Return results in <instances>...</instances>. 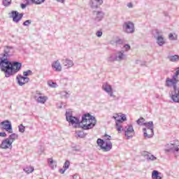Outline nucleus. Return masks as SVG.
Returning a JSON list of instances; mask_svg holds the SVG:
<instances>
[{
  "label": "nucleus",
  "instance_id": "18",
  "mask_svg": "<svg viewBox=\"0 0 179 179\" xmlns=\"http://www.w3.org/2000/svg\"><path fill=\"white\" fill-rule=\"evenodd\" d=\"M52 68L55 69L56 72H61L62 71V66H61V63L59 60H57L52 64Z\"/></svg>",
  "mask_w": 179,
  "mask_h": 179
},
{
  "label": "nucleus",
  "instance_id": "7",
  "mask_svg": "<svg viewBox=\"0 0 179 179\" xmlns=\"http://www.w3.org/2000/svg\"><path fill=\"white\" fill-rule=\"evenodd\" d=\"M177 83H178V78H174V76L172 78H167L166 80V86L167 87H173L174 92H177Z\"/></svg>",
  "mask_w": 179,
  "mask_h": 179
},
{
  "label": "nucleus",
  "instance_id": "17",
  "mask_svg": "<svg viewBox=\"0 0 179 179\" xmlns=\"http://www.w3.org/2000/svg\"><path fill=\"white\" fill-rule=\"evenodd\" d=\"M0 148L1 149H12V144L9 141V139L6 138L1 141Z\"/></svg>",
  "mask_w": 179,
  "mask_h": 179
},
{
  "label": "nucleus",
  "instance_id": "6",
  "mask_svg": "<svg viewBox=\"0 0 179 179\" xmlns=\"http://www.w3.org/2000/svg\"><path fill=\"white\" fill-rule=\"evenodd\" d=\"M165 153H179V145L170 143L165 146Z\"/></svg>",
  "mask_w": 179,
  "mask_h": 179
},
{
  "label": "nucleus",
  "instance_id": "52",
  "mask_svg": "<svg viewBox=\"0 0 179 179\" xmlns=\"http://www.w3.org/2000/svg\"><path fill=\"white\" fill-rule=\"evenodd\" d=\"M21 8H22V9H25V8H26V4L22 3V4H21Z\"/></svg>",
  "mask_w": 179,
  "mask_h": 179
},
{
  "label": "nucleus",
  "instance_id": "47",
  "mask_svg": "<svg viewBox=\"0 0 179 179\" xmlns=\"http://www.w3.org/2000/svg\"><path fill=\"white\" fill-rule=\"evenodd\" d=\"M120 120L121 121H127V117H125V115H122V116H120Z\"/></svg>",
  "mask_w": 179,
  "mask_h": 179
},
{
  "label": "nucleus",
  "instance_id": "41",
  "mask_svg": "<svg viewBox=\"0 0 179 179\" xmlns=\"http://www.w3.org/2000/svg\"><path fill=\"white\" fill-rule=\"evenodd\" d=\"M178 75H179V67L177 68V71L175 73V75H173V79H178Z\"/></svg>",
  "mask_w": 179,
  "mask_h": 179
},
{
  "label": "nucleus",
  "instance_id": "25",
  "mask_svg": "<svg viewBox=\"0 0 179 179\" xmlns=\"http://www.w3.org/2000/svg\"><path fill=\"white\" fill-rule=\"evenodd\" d=\"M17 138H19V135L13 133V134H11L8 138H7V139L9 140V141L12 143H14V141H15V139H17Z\"/></svg>",
  "mask_w": 179,
  "mask_h": 179
},
{
  "label": "nucleus",
  "instance_id": "50",
  "mask_svg": "<svg viewBox=\"0 0 179 179\" xmlns=\"http://www.w3.org/2000/svg\"><path fill=\"white\" fill-rule=\"evenodd\" d=\"M65 171H66V169H59V173H61V174H64V173H65Z\"/></svg>",
  "mask_w": 179,
  "mask_h": 179
},
{
  "label": "nucleus",
  "instance_id": "20",
  "mask_svg": "<svg viewBox=\"0 0 179 179\" xmlns=\"http://www.w3.org/2000/svg\"><path fill=\"white\" fill-rule=\"evenodd\" d=\"M155 40L157 41V44H158L159 47H163V45L166 44V38H164L163 35L157 36Z\"/></svg>",
  "mask_w": 179,
  "mask_h": 179
},
{
  "label": "nucleus",
  "instance_id": "42",
  "mask_svg": "<svg viewBox=\"0 0 179 179\" xmlns=\"http://www.w3.org/2000/svg\"><path fill=\"white\" fill-rule=\"evenodd\" d=\"M48 85L50 87H57V83L55 82H49Z\"/></svg>",
  "mask_w": 179,
  "mask_h": 179
},
{
  "label": "nucleus",
  "instance_id": "53",
  "mask_svg": "<svg viewBox=\"0 0 179 179\" xmlns=\"http://www.w3.org/2000/svg\"><path fill=\"white\" fill-rule=\"evenodd\" d=\"M57 2H61V3H65V0H57Z\"/></svg>",
  "mask_w": 179,
  "mask_h": 179
},
{
  "label": "nucleus",
  "instance_id": "14",
  "mask_svg": "<svg viewBox=\"0 0 179 179\" xmlns=\"http://www.w3.org/2000/svg\"><path fill=\"white\" fill-rule=\"evenodd\" d=\"M103 90L106 92V93H108V94H109V96L110 97H115V95H114V94L113 93V87H111V85H108V83H105L103 85Z\"/></svg>",
  "mask_w": 179,
  "mask_h": 179
},
{
  "label": "nucleus",
  "instance_id": "1",
  "mask_svg": "<svg viewBox=\"0 0 179 179\" xmlns=\"http://www.w3.org/2000/svg\"><path fill=\"white\" fill-rule=\"evenodd\" d=\"M0 69L2 72H4L6 78H10V76H13L22 69V63L1 59L0 61Z\"/></svg>",
  "mask_w": 179,
  "mask_h": 179
},
{
  "label": "nucleus",
  "instance_id": "34",
  "mask_svg": "<svg viewBox=\"0 0 179 179\" xmlns=\"http://www.w3.org/2000/svg\"><path fill=\"white\" fill-rule=\"evenodd\" d=\"M31 1L36 5H41V3H44V2H45V0H31Z\"/></svg>",
  "mask_w": 179,
  "mask_h": 179
},
{
  "label": "nucleus",
  "instance_id": "5",
  "mask_svg": "<svg viewBox=\"0 0 179 179\" xmlns=\"http://www.w3.org/2000/svg\"><path fill=\"white\" fill-rule=\"evenodd\" d=\"M66 120L69 124H71V125H79V124H80L79 118L72 116V112L70 111L66 112Z\"/></svg>",
  "mask_w": 179,
  "mask_h": 179
},
{
  "label": "nucleus",
  "instance_id": "29",
  "mask_svg": "<svg viewBox=\"0 0 179 179\" xmlns=\"http://www.w3.org/2000/svg\"><path fill=\"white\" fill-rule=\"evenodd\" d=\"M108 62H114L117 61V57L115 55H110L108 58H107Z\"/></svg>",
  "mask_w": 179,
  "mask_h": 179
},
{
  "label": "nucleus",
  "instance_id": "31",
  "mask_svg": "<svg viewBox=\"0 0 179 179\" xmlns=\"http://www.w3.org/2000/svg\"><path fill=\"white\" fill-rule=\"evenodd\" d=\"M2 3L3 6L8 7L12 3V0H3Z\"/></svg>",
  "mask_w": 179,
  "mask_h": 179
},
{
  "label": "nucleus",
  "instance_id": "45",
  "mask_svg": "<svg viewBox=\"0 0 179 179\" xmlns=\"http://www.w3.org/2000/svg\"><path fill=\"white\" fill-rule=\"evenodd\" d=\"M124 48H125V50L127 51H129V50H131V45H128V44H125L124 45Z\"/></svg>",
  "mask_w": 179,
  "mask_h": 179
},
{
  "label": "nucleus",
  "instance_id": "15",
  "mask_svg": "<svg viewBox=\"0 0 179 179\" xmlns=\"http://www.w3.org/2000/svg\"><path fill=\"white\" fill-rule=\"evenodd\" d=\"M116 61L118 62L121 61H124V59H127V55H125V52L124 50L118 51L116 55Z\"/></svg>",
  "mask_w": 179,
  "mask_h": 179
},
{
  "label": "nucleus",
  "instance_id": "58",
  "mask_svg": "<svg viewBox=\"0 0 179 179\" xmlns=\"http://www.w3.org/2000/svg\"><path fill=\"white\" fill-rule=\"evenodd\" d=\"M59 108H62V106H61L59 107Z\"/></svg>",
  "mask_w": 179,
  "mask_h": 179
},
{
  "label": "nucleus",
  "instance_id": "43",
  "mask_svg": "<svg viewBox=\"0 0 179 179\" xmlns=\"http://www.w3.org/2000/svg\"><path fill=\"white\" fill-rule=\"evenodd\" d=\"M48 162L49 163V166H50V167H52V164H54V160L52 159V158H49L48 159Z\"/></svg>",
  "mask_w": 179,
  "mask_h": 179
},
{
  "label": "nucleus",
  "instance_id": "49",
  "mask_svg": "<svg viewBox=\"0 0 179 179\" xmlns=\"http://www.w3.org/2000/svg\"><path fill=\"white\" fill-rule=\"evenodd\" d=\"M96 2L98 3V5L100 6V5H103V0H95Z\"/></svg>",
  "mask_w": 179,
  "mask_h": 179
},
{
  "label": "nucleus",
  "instance_id": "28",
  "mask_svg": "<svg viewBox=\"0 0 179 179\" xmlns=\"http://www.w3.org/2000/svg\"><path fill=\"white\" fill-rule=\"evenodd\" d=\"M23 171L27 174H30V173H33L34 171V168L33 166H27L23 169Z\"/></svg>",
  "mask_w": 179,
  "mask_h": 179
},
{
  "label": "nucleus",
  "instance_id": "37",
  "mask_svg": "<svg viewBox=\"0 0 179 179\" xmlns=\"http://www.w3.org/2000/svg\"><path fill=\"white\" fill-rule=\"evenodd\" d=\"M19 132H21V134H23L24 131L26 130V127L23 126V124H20L18 126Z\"/></svg>",
  "mask_w": 179,
  "mask_h": 179
},
{
  "label": "nucleus",
  "instance_id": "19",
  "mask_svg": "<svg viewBox=\"0 0 179 179\" xmlns=\"http://www.w3.org/2000/svg\"><path fill=\"white\" fill-rule=\"evenodd\" d=\"M143 156L146 158V160H148V162H154V160L157 159V158L155 157V155H151L150 152L146 151L143 152Z\"/></svg>",
  "mask_w": 179,
  "mask_h": 179
},
{
  "label": "nucleus",
  "instance_id": "3",
  "mask_svg": "<svg viewBox=\"0 0 179 179\" xmlns=\"http://www.w3.org/2000/svg\"><path fill=\"white\" fill-rule=\"evenodd\" d=\"M136 122L138 125H143L146 127L143 129L145 138H152L155 135V132L153 131V129H155L153 122L150 121L145 122V119L143 117H141L136 121Z\"/></svg>",
  "mask_w": 179,
  "mask_h": 179
},
{
  "label": "nucleus",
  "instance_id": "51",
  "mask_svg": "<svg viewBox=\"0 0 179 179\" xmlns=\"http://www.w3.org/2000/svg\"><path fill=\"white\" fill-rule=\"evenodd\" d=\"M141 66H145V65H146V62H141V63H140Z\"/></svg>",
  "mask_w": 179,
  "mask_h": 179
},
{
  "label": "nucleus",
  "instance_id": "11",
  "mask_svg": "<svg viewBox=\"0 0 179 179\" xmlns=\"http://www.w3.org/2000/svg\"><path fill=\"white\" fill-rule=\"evenodd\" d=\"M11 17H13V22L15 23H19L23 17V13H19V12L16 10H13L11 11Z\"/></svg>",
  "mask_w": 179,
  "mask_h": 179
},
{
  "label": "nucleus",
  "instance_id": "10",
  "mask_svg": "<svg viewBox=\"0 0 179 179\" xmlns=\"http://www.w3.org/2000/svg\"><path fill=\"white\" fill-rule=\"evenodd\" d=\"M3 52V57L0 58V61L1 59H8V57H10L15 52V49L12 46H5Z\"/></svg>",
  "mask_w": 179,
  "mask_h": 179
},
{
  "label": "nucleus",
  "instance_id": "32",
  "mask_svg": "<svg viewBox=\"0 0 179 179\" xmlns=\"http://www.w3.org/2000/svg\"><path fill=\"white\" fill-rule=\"evenodd\" d=\"M31 75H33V71H31V70H27V71L23 72V76L25 78H27V76H30Z\"/></svg>",
  "mask_w": 179,
  "mask_h": 179
},
{
  "label": "nucleus",
  "instance_id": "4",
  "mask_svg": "<svg viewBox=\"0 0 179 179\" xmlns=\"http://www.w3.org/2000/svg\"><path fill=\"white\" fill-rule=\"evenodd\" d=\"M105 140L101 138H98L96 141V143L98 146L100 147L103 152H110L111 149H113V143H111V136H108V134L104 135Z\"/></svg>",
  "mask_w": 179,
  "mask_h": 179
},
{
  "label": "nucleus",
  "instance_id": "26",
  "mask_svg": "<svg viewBox=\"0 0 179 179\" xmlns=\"http://www.w3.org/2000/svg\"><path fill=\"white\" fill-rule=\"evenodd\" d=\"M47 100H48V97L47 96H38L37 101L38 103H40L41 104H44V103H45V101H47Z\"/></svg>",
  "mask_w": 179,
  "mask_h": 179
},
{
  "label": "nucleus",
  "instance_id": "16",
  "mask_svg": "<svg viewBox=\"0 0 179 179\" xmlns=\"http://www.w3.org/2000/svg\"><path fill=\"white\" fill-rule=\"evenodd\" d=\"M62 65L65 66L67 69H69V68H72L75 64L73 63V60H71L70 59H63L62 60Z\"/></svg>",
  "mask_w": 179,
  "mask_h": 179
},
{
  "label": "nucleus",
  "instance_id": "56",
  "mask_svg": "<svg viewBox=\"0 0 179 179\" xmlns=\"http://www.w3.org/2000/svg\"><path fill=\"white\" fill-rule=\"evenodd\" d=\"M128 8H132L133 5H132V3H129L128 5H127Z\"/></svg>",
  "mask_w": 179,
  "mask_h": 179
},
{
  "label": "nucleus",
  "instance_id": "40",
  "mask_svg": "<svg viewBox=\"0 0 179 179\" xmlns=\"http://www.w3.org/2000/svg\"><path fill=\"white\" fill-rule=\"evenodd\" d=\"M178 75H179V67L177 68V71L175 73V75H173V79H178Z\"/></svg>",
  "mask_w": 179,
  "mask_h": 179
},
{
  "label": "nucleus",
  "instance_id": "39",
  "mask_svg": "<svg viewBox=\"0 0 179 179\" xmlns=\"http://www.w3.org/2000/svg\"><path fill=\"white\" fill-rule=\"evenodd\" d=\"M31 24V20H27L23 22V26H30Z\"/></svg>",
  "mask_w": 179,
  "mask_h": 179
},
{
  "label": "nucleus",
  "instance_id": "23",
  "mask_svg": "<svg viewBox=\"0 0 179 179\" xmlns=\"http://www.w3.org/2000/svg\"><path fill=\"white\" fill-rule=\"evenodd\" d=\"M90 6L92 8V9H97V8H99L100 6L99 5V3L96 1V0H90Z\"/></svg>",
  "mask_w": 179,
  "mask_h": 179
},
{
  "label": "nucleus",
  "instance_id": "44",
  "mask_svg": "<svg viewBox=\"0 0 179 179\" xmlns=\"http://www.w3.org/2000/svg\"><path fill=\"white\" fill-rule=\"evenodd\" d=\"M96 35L98 37H101V36H103V31L101 30L97 31Z\"/></svg>",
  "mask_w": 179,
  "mask_h": 179
},
{
  "label": "nucleus",
  "instance_id": "35",
  "mask_svg": "<svg viewBox=\"0 0 179 179\" xmlns=\"http://www.w3.org/2000/svg\"><path fill=\"white\" fill-rule=\"evenodd\" d=\"M122 123L116 122V129L118 132H121L122 131H124V129H122Z\"/></svg>",
  "mask_w": 179,
  "mask_h": 179
},
{
  "label": "nucleus",
  "instance_id": "36",
  "mask_svg": "<svg viewBox=\"0 0 179 179\" xmlns=\"http://www.w3.org/2000/svg\"><path fill=\"white\" fill-rule=\"evenodd\" d=\"M69 166H71V162L67 160L64 162L63 168L65 169V170H68V169H69Z\"/></svg>",
  "mask_w": 179,
  "mask_h": 179
},
{
  "label": "nucleus",
  "instance_id": "30",
  "mask_svg": "<svg viewBox=\"0 0 179 179\" xmlns=\"http://www.w3.org/2000/svg\"><path fill=\"white\" fill-rule=\"evenodd\" d=\"M113 118L115 120L116 122L122 123V121H121V116H120V115L115 114L113 116Z\"/></svg>",
  "mask_w": 179,
  "mask_h": 179
},
{
  "label": "nucleus",
  "instance_id": "9",
  "mask_svg": "<svg viewBox=\"0 0 179 179\" xmlns=\"http://www.w3.org/2000/svg\"><path fill=\"white\" fill-rule=\"evenodd\" d=\"M0 125H1L2 129H4L8 134H13V129H12V122L10 121L4 120L0 123Z\"/></svg>",
  "mask_w": 179,
  "mask_h": 179
},
{
  "label": "nucleus",
  "instance_id": "46",
  "mask_svg": "<svg viewBox=\"0 0 179 179\" xmlns=\"http://www.w3.org/2000/svg\"><path fill=\"white\" fill-rule=\"evenodd\" d=\"M0 136H1V138H6L7 134H6V132H0Z\"/></svg>",
  "mask_w": 179,
  "mask_h": 179
},
{
  "label": "nucleus",
  "instance_id": "55",
  "mask_svg": "<svg viewBox=\"0 0 179 179\" xmlns=\"http://www.w3.org/2000/svg\"><path fill=\"white\" fill-rule=\"evenodd\" d=\"M73 179H79V178L78 177V175H73Z\"/></svg>",
  "mask_w": 179,
  "mask_h": 179
},
{
  "label": "nucleus",
  "instance_id": "12",
  "mask_svg": "<svg viewBox=\"0 0 179 179\" xmlns=\"http://www.w3.org/2000/svg\"><path fill=\"white\" fill-rule=\"evenodd\" d=\"M17 81L19 86H24L26 83H29L30 78L29 77H24L22 75H19L17 76Z\"/></svg>",
  "mask_w": 179,
  "mask_h": 179
},
{
  "label": "nucleus",
  "instance_id": "8",
  "mask_svg": "<svg viewBox=\"0 0 179 179\" xmlns=\"http://www.w3.org/2000/svg\"><path fill=\"white\" fill-rule=\"evenodd\" d=\"M123 29L125 33L131 34L135 31V25L134 24V22L128 21L124 23Z\"/></svg>",
  "mask_w": 179,
  "mask_h": 179
},
{
  "label": "nucleus",
  "instance_id": "21",
  "mask_svg": "<svg viewBox=\"0 0 179 179\" xmlns=\"http://www.w3.org/2000/svg\"><path fill=\"white\" fill-rule=\"evenodd\" d=\"M103 17H104V13H103L102 11L96 12V22H101V20H103Z\"/></svg>",
  "mask_w": 179,
  "mask_h": 179
},
{
  "label": "nucleus",
  "instance_id": "57",
  "mask_svg": "<svg viewBox=\"0 0 179 179\" xmlns=\"http://www.w3.org/2000/svg\"><path fill=\"white\" fill-rule=\"evenodd\" d=\"M36 94H40V95H41V93H38V92H36Z\"/></svg>",
  "mask_w": 179,
  "mask_h": 179
},
{
  "label": "nucleus",
  "instance_id": "59",
  "mask_svg": "<svg viewBox=\"0 0 179 179\" xmlns=\"http://www.w3.org/2000/svg\"><path fill=\"white\" fill-rule=\"evenodd\" d=\"M22 82H24V80H22Z\"/></svg>",
  "mask_w": 179,
  "mask_h": 179
},
{
  "label": "nucleus",
  "instance_id": "48",
  "mask_svg": "<svg viewBox=\"0 0 179 179\" xmlns=\"http://www.w3.org/2000/svg\"><path fill=\"white\" fill-rule=\"evenodd\" d=\"M169 37L170 40H176V38L174 37V35H173V34H170L169 35Z\"/></svg>",
  "mask_w": 179,
  "mask_h": 179
},
{
  "label": "nucleus",
  "instance_id": "33",
  "mask_svg": "<svg viewBox=\"0 0 179 179\" xmlns=\"http://www.w3.org/2000/svg\"><path fill=\"white\" fill-rule=\"evenodd\" d=\"M61 97H64V99H68L69 97V93L62 91L60 92Z\"/></svg>",
  "mask_w": 179,
  "mask_h": 179
},
{
  "label": "nucleus",
  "instance_id": "13",
  "mask_svg": "<svg viewBox=\"0 0 179 179\" xmlns=\"http://www.w3.org/2000/svg\"><path fill=\"white\" fill-rule=\"evenodd\" d=\"M124 135L127 136V139H131L132 138V135H134V127L132 125H127L124 128Z\"/></svg>",
  "mask_w": 179,
  "mask_h": 179
},
{
  "label": "nucleus",
  "instance_id": "54",
  "mask_svg": "<svg viewBox=\"0 0 179 179\" xmlns=\"http://www.w3.org/2000/svg\"><path fill=\"white\" fill-rule=\"evenodd\" d=\"M136 64L141 65V60H136Z\"/></svg>",
  "mask_w": 179,
  "mask_h": 179
},
{
  "label": "nucleus",
  "instance_id": "27",
  "mask_svg": "<svg viewBox=\"0 0 179 179\" xmlns=\"http://www.w3.org/2000/svg\"><path fill=\"white\" fill-rule=\"evenodd\" d=\"M152 179H162L160 176V173L157 171H153L152 173Z\"/></svg>",
  "mask_w": 179,
  "mask_h": 179
},
{
  "label": "nucleus",
  "instance_id": "22",
  "mask_svg": "<svg viewBox=\"0 0 179 179\" xmlns=\"http://www.w3.org/2000/svg\"><path fill=\"white\" fill-rule=\"evenodd\" d=\"M162 33L163 32L159 29H153L152 31V34L154 38H155V39L157 38V37H160V36L162 35Z\"/></svg>",
  "mask_w": 179,
  "mask_h": 179
},
{
  "label": "nucleus",
  "instance_id": "38",
  "mask_svg": "<svg viewBox=\"0 0 179 179\" xmlns=\"http://www.w3.org/2000/svg\"><path fill=\"white\" fill-rule=\"evenodd\" d=\"M76 134L78 138H84L85 136L83 131H76Z\"/></svg>",
  "mask_w": 179,
  "mask_h": 179
},
{
  "label": "nucleus",
  "instance_id": "2",
  "mask_svg": "<svg viewBox=\"0 0 179 179\" xmlns=\"http://www.w3.org/2000/svg\"><path fill=\"white\" fill-rule=\"evenodd\" d=\"M81 123V128L87 131L94 128L97 123V120H96V117L92 116L90 113H85L82 116Z\"/></svg>",
  "mask_w": 179,
  "mask_h": 179
},
{
  "label": "nucleus",
  "instance_id": "24",
  "mask_svg": "<svg viewBox=\"0 0 179 179\" xmlns=\"http://www.w3.org/2000/svg\"><path fill=\"white\" fill-rule=\"evenodd\" d=\"M168 59H169V61H171V62H178L179 55H174L168 56Z\"/></svg>",
  "mask_w": 179,
  "mask_h": 179
}]
</instances>
